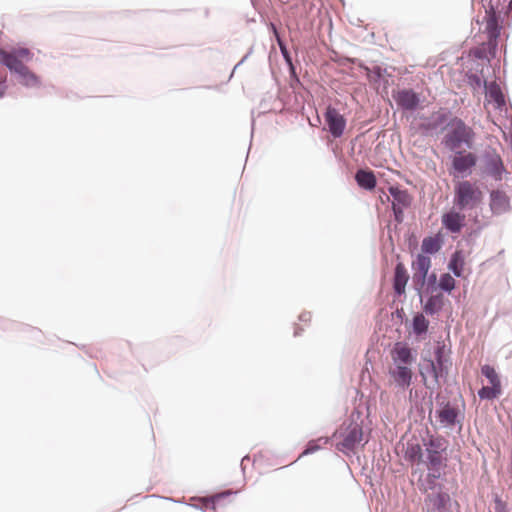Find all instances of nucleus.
I'll use <instances>...</instances> for the list:
<instances>
[{"mask_svg": "<svg viewBox=\"0 0 512 512\" xmlns=\"http://www.w3.org/2000/svg\"><path fill=\"white\" fill-rule=\"evenodd\" d=\"M260 108H262V111L260 112L261 113H267V112H270L272 111V108L271 107H268L267 105V99H263L261 102H260Z\"/></svg>", "mask_w": 512, "mask_h": 512, "instance_id": "obj_55", "label": "nucleus"}, {"mask_svg": "<svg viewBox=\"0 0 512 512\" xmlns=\"http://www.w3.org/2000/svg\"><path fill=\"white\" fill-rule=\"evenodd\" d=\"M15 327L19 328V327H26L24 324H18V323H15L11 320H8V319H5V318H2L0 317V329H3V330H8V329H14Z\"/></svg>", "mask_w": 512, "mask_h": 512, "instance_id": "obj_43", "label": "nucleus"}, {"mask_svg": "<svg viewBox=\"0 0 512 512\" xmlns=\"http://www.w3.org/2000/svg\"><path fill=\"white\" fill-rule=\"evenodd\" d=\"M436 418L443 427H453L456 424L462 426L464 414L457 407H453L450 402L442 401L439 403V409L435 412Z\"/></svg>", "mask_w": 512, "mask_h": 512, "instance_id": "obj_12", "label": "nucleus"}, {"mask_svg": "<svg viewBox=\"0 0 512 512\" xmlns=\"http://www.w3.org/2000/svg\"><path fill=\"white\" fill-rule=\"evenodd\" d=\"M392 97L397 107L402 111H416L421 105L420 94L412 88L393 91Z\"/></svg>", "mask_w": 512, "mask_h": 512, "instance_id": "obj_11", "label": "nucleus"}, {"mask_svg": "<svg viewBox=\"0 0 512 512\" xmlns=\"http://www.w3.org/2000/svg\"><path fill=\"white\" fill-rule=\"evenodd\" d=\"M323 116L329 134L335 139L342 137L347 125L345 116L332 105L326 107Z\"/></svg>", "mask_w": 512, "mask_h": 512, "instance_id": "obj_9", "label": "nucleus"}, {"mask_svg": "<svg viewBox=\"0 0 512 512\" xmlns=\"http://www.w3.org/2000/svg\"><path fill=\"white\" fill-rule=\"evenodd\" d=\"M431 258L422 253H418L416 258L412 261L413 281L416 279H424L429 274L431 268Z\"/></svg>", "mask_w": 512, "mask_h": 512, "instance_id": "obj_25", "label": "nucleus"}, {"mask_svg": "<svg viewBox=\"0 0 512 512\" xmlns=\"http://www.w3.org/2000/svg\"><path fill=\"white\" fill-rule=\"evenodd\" d=\"M465 77L467 83L473 90H478L481 87L485 89V83H488V81L482 80L481 76H479L477 73H473L472 71H468Z\"/></svg>", "mask_w": 512, "mask_h": 512, "instance_id": "obj_39", "label": "nucleus"}, {"mask_svg": "<svg viewBox=\"0 0 512 512\" xmlns=\"http://www.w3.org/2000/svg\"><path fill=\"white\" fill-rule=\"evenodd\" d=\"M443 245V238L441 235H429L422 240L421 252L424 255L430 257V255L436 254Z\"/></svg>", "mask_w": 512, "mask_h": 512, "instance_id": "obj_29", "label": "nucleus"}, {"mask_svg": "<svg viewBox=\"0 0 512 512\" xmlns=\"http://www.w3.org/2000/svg\"><path fill=\"white\" fill-rule=\"evenodd\" d=\"M446 345L444 342L438 341L434 348V355H443L445 353Z\"/></svg>", "mask_w": 512, "mask_h": 512, "instance_id": "obj_51", "label": "nucleus"}, {"mask_svg": "<svg viewBox=\"0 0 512 512\" xmlns=\"http://www.w3.org/2000/svg\"><path fill=\"white\" fill-rule=\"evenodd\" d=\"M404 457L410 463H425L423 449L419 443H408Z\"/></svg>", "mask_w": 512, "mask_h": 512, "instance_id": "obj_33", "label": "nucleus"}, {"mask_svg": "<svg viewBox=\"0 0 512 512\" xmlns=\"http://www.w3.org/2000/svg\"><path fill=\"white\" fill-rule=\"evenodd\" d=\"M410 279L405 265L398 261L394 268V275L392 278V288L395 296H402L405 294L407 283Z\"/></svg>", "mask_w": 512, "mask_h": 512, "instance_id": "obj_18", "label": "nucleus"}, {"mask_svg": "<svg viewBox=\"0 0 512 512\" xmlns=\"http://www.w3.org/2000/svg\"><path fill=\"white\" fill-rule=\"evenodd\" d=\"M329 442H330L329 437H320L318 439L309 440L306 443L304 450L302 451L300 457L310 455V454L317 452L318 450L321 449L322 445H326Z\"/></svg>", "mask_w": 512, "mask_h": 512, "instance_id": "obj_35", "label": "nucleus"}, {"mask_svg": "<svg viewBox=\"0 0 512 512\" xmlns=\"http://www.w3.org/2000/svg\"><path fill=\"white\" fill-rule=\"evenodd\" d=\"M254 125H255V119L252 118V121H251V137H253Z\"/></svg>", "mask_w": 512, "mask_h": 512, "instance_id": "obj_63", "label": "nucleus"}, {"mask_svg": "<svg viewBox=\"0 0 512 512\" xmlns=\"http://www.w3.org/2000/svg\"><path fill=\"white\" fill-rule=\"evenodd\" d=\"M452 504V499L444 487H439V490L427 493L424 497L426 512H450Z\"/></svg>", "mask_w": 512, "mask_h": 512, "instance_id": "obj_8", "label": "nucleus"}, {"mask_svg": "<svg viewBox=\"0 0 512 512\" xmlns=\"http://www.w3.org/2000/svg\"><path fill=\"white\" fill-rule=\"evenodd\" d=\"M444 364H452V361H451L449 355H447V354L434 355L433 365L435 367L436 366H440V365H444Z\"/></svg>", "mask_w": 512, "mask_h": 512, "instance_id": "obj_45", "label": "nucleus"}, {"mask_svg": "<svg viewBox=\"0 0 512 512\" xmlns=\"http://www.w3.org/2000/svg\"><path fill=\"white\" fill-rule=\"evenodd\" d=\"M418 118L422 121V122H426V119L428 118V116L424 115V114H419L418 115Z\"/></svg>", "mask_w": 512, "mask_h": 512, "instance_id": "obj_62", "label": "nucleus"}, {"mask_svg": "<svg viewBox=\"0 0 512 512\" xmlns=\"http://www.w3.org/2000/svg\"><path fill=\"white\" fill-rule=\"evenodd\" d=\"M452 112L448 108H440L437 111H433L430 116L426 119V122H421L418 125V130L422 136H430L434 131H442V127L449 121Z\"/></svg>", "mask_w": 512, "mask_h": 512, "instance_id": "obj_7", "label": "nucleus"}, {"mask_svg": "<svg viewBox=\"0 0 512 512\" xmlns=\"http://www.w3.org/2000/svg\"><path fill=\"white\" fill-rule=\"evenodd\" d=\"M428 473L426 474L424 483L419 487L420 491L423 493H428V491L434 492V490H439V487H444L442 484L437 483L442 476L441 467L442 466H427Z\"/></svg>", "mask_w": 512, "mask_h": 512, "instance_id": "obj_23", "label": "nucleus"}, {"mask_svg": "<svg viewBox=\"0 0 512 512\" xmlns=\"http://www.w3.org/2000/svg\"><path fill=\"white\" fill-rule=\"evenodd\" d=\"M358 61V59L356 58H351V57H348V56H341V57H338L337 59H335V62L340 65V66H349V65H353L355 64L356 62Z\"/></svg>", "mask_w": 512, "mask_h": 512, "instance_id": "obj_46", "label": "nucleus"}, {"mask_svg": "<svg viewBox=\"0 0 512 512\" xmlns=\"http://www.w3.org/2000/svg\"><path fill=\"white\" fill-rule=\"evenodd\" d=\"M413 282L419 297H421V295L433 294L439 289V281L434 272L427 274L424 279H416Z\"/></svg>", "mask_w": 512, "mask_h": 512, "instance_id": "obj_22", "label": "nucleus"}, {"mask_svg": "<svg viewBox=\"0 0 512 512\" xmlns=\"http://www.w3.org/2000/svg\"><path fill=\"white\" fill-rule=\"evenodd\" d=\"M360 416L359 411H354L351 414L343 439L336 444L338 451L348 454V452H352L357 448L363 438L362 422H357Z\"/></svg>", "mask_w": 512, "mask_h": 512, "instance_id": "obj_5", "label": "nucleus"}, {"mask_svg": "<svg viewBox=\"0 0 512 512\" xmlns=\"http://www.w3.org/2000/svg\"><path fill=\"white\" fill-rule=\"evenodd\" d=\"M503 21L501 14H495V12H492V14L485 13L482 22L486 23L484 32L489 42L498 44Z\"/></svg>", "mask_w": 512, "mask_h": 512, "instance_id": "obj_16", "label": "nucleus"}, {"mask_svg": "<svg viewBox=\"0 0 512 512\" xmlns=\"http://www.w3.org/2000/svg\"><path fill=\"white\" fill-rule=\"evenodd\" d=\"M482 201V192L475 183L468 180L458 182L454 187L453 204L460 210H472Z\"/></svg>", "mask_w": 512, "mask_h": 512, "instance_id": "obj_3", "label": "nucleus"}, {"mask_svg": "<svg viewBox=\"0 0 512 512\" xmlns=\"http://www.w3.org/2000/svg\"><path fill=\"white\" fill-rule=\"evenodd\" d=\"M299 320L301 322H308L311 320V313L308 312V311H305V312H302L300 315H299Z\"/></svg>", "mask_w": 512, "mask_h": 512, "instance_id": "obj_56", "label": "nucleus"}, {"mask_svg": "<svg viewBox=\"0 0 512 512\" xmlns=\"http://www.w3.org/2000/svg\"><path fill=\"white\" fill-rule=\"evenodd\" d=\"M253 52V48L251 47L248 52L242 57V59L234 66L231 74H230V78L233 76L234 72L236 69H239L241 67V65L249 58V56L252 54Z\"/></svg>", "mask_w": 512, "mask_h": 512, "instance_id": "obj_49", "label": "nucleus"}, {"mask_svg": "<svg viewBox=\"0 0 512 512\" xmlns=\"http://www.w3.org/2000/svg\"><path fill=\"white\" fill-rule=\"evenodd\" d=\"M246 461H250V456L249 455H245L242 459H241V463H240V467H241V470H242V473L245 474V462Z\"/></svg>", "mask_w": 512, "mask_h": 512, "instance_id": "obj_58", "label": "nucleus"}, {"mask_svg": "<svg viewBox=\"0 0 512 512\" xmlns=\"http://www.w3.org/2000/svg\"><path fill=\"white\" fill-rule=\"evenodd\" d=\"M456 287V281L449 273H442L439 278V290L451 294Z\"/></svg>", "mask_w": 512, "mask_h": 512, "instance_id": "obj_38", "label": "nucleus"}, {"mask_svg": "<svg viewBox=\"0 0 512 512\" xmlns=\"http://www.w3.org/2000/svg\"><path fill=\"white\" fill-rule=\"evenodd\" d=\"M451 157L449 174L454 178L465 179L472 175L479 157L476 153L467 150H455Z\"/></svg>", "mask_w": 512, "mask_h": 512, "instance_id": "obj_4", "label": "nucleus"}, {"mask_svg": "<svg viewBox=\"0 0 512 512\" xmlns=\"http://www.w3.org/2000/svg\"><path fill=\"white\" fill-rule=\"evenodd\" d=\"M465 265V257L462 250H455L448 261V270L457 278L463 276Z\"/></svg>", "mask_w": 512, "mask_h": 512, "instance_id": "obj_28", "label": "nucleus"}, {"mask_svg": "<svg viewBox=\"0 0 512 512\" xmlns=\"http://www.w3.org/2000/svg\"><path fill=\"white\" fill-rule=\"evenodd\" d=\"M425 300H423V297H420V303L423 309V312L426 315L434 316L438 313H440L444 307V301L445 297L444 294L441 292L433 293L424 295Z\"/></svg>", "mask_w": 512, "mask_h": 512, "instance_id": "obj_19", "label": "nucleus"}, {"mask_svg": "<svg viewBox=\"0 0 512 512\" xmlns=\"http://www.w3.org/2000/svg\"><path fill=\"white\" fill-rule=\"evenodd\" d=\"M442 225L447 231L453 234L460 233L466 225L465 215L454 210L444 213L442 216Z\"/></svg>", "mask_w": 512, "mask_h": 512, "instance_id": "obj_20", "label": "nucleus"}, {"mask_svg": "<svg viewBox=\"0 0 512 512\" xmlns=\"http://www.w3.org/2000/svg\"><path fill=\"white\" fill-rule=\"evenodd\" d=\"M19 84L26 88L39 87L41 85L40 77L32 72L26 65L20 67L15 73Z\"/></svg>", "mask_w": 512, "mask_h": 512, "instance_id": "obj_26", "label": "nucleus"}, {"mask_svg": "<svg viewBox=\"0 0 512 512\" xmlns=\"http://www.w3.org/2000/svg\"><path fill=\"white\" fill-rule=\"evenodd\" d=\"M360 66L365 70L367 79L372 84H380L384 82L385 85L388 84V81L385 79L387 70L380 65H375L372 68H369L363 64Z\"/></svg>", "mask_w": 512, "mask_h": 512, "instance_id": "obj_32", "label": "nucleus"}, {"mask_svg": "<svg viewBox=\"0 0 512 512\" xmlns=\"http://www.w3.org/2000/svg\"><path fill=\"white\" fill-rule=\"evenodd\" d=\"M253 52V48L251 47L248 52L242 57V59L234 66L231 74H230V78L233 76L234 72L236 69H239L241 67V65L249 58V56L252 54Z\"/></svg>", "mask_w": 512, "mask_h": 512, "instance_id": "obj_50", "label": "nucleus"}, {"mask_svg": "<svg viewBox=\"0 0 512 512\" xmlns=\"http://www.w3.org/2000/svg\"><path fill=\"white\" fill-rule=\"evenodd\" d=\"M0 64L8 68L13 74L25 65L16 57L12 49L10 51L0 50Z\"/></svg>", "mask_w": 512, "mask_h": 512, "instance_id": "obj_30", "label": "nucleus"}, {"mask_svg": "<svg viewBox=\"0 0 512 512\" xmlns=\"http://www.w3.org/2000/svg\"><path fill=\"white\" fill-rule=\"evenodd\" d=\"M303 331V329L299 326H296L295 327V330H294V336H299L301 334V332Z\"/></svg>", "mask_w": 512, "mask_h": 512, "instance_id": "obj_60", "label": "nucleus"}, {"mask_svg": "<svg viewBox=\"0 0 512 512\" xmlns=\"http://www.w3.org/2000/svg\"><path fill=\"white\" fill-rule=\"evenodd\" d=\"M389 375L393 379L395 386L403 390L410 387L414 376L411 367L406 365H394L389 370Z\"/></svg>", "mask_w": 512, "mask_h": 512, "instance_id": "obj_15", "label": "nucleus"}, {"mask_svg": "<svg viewBox=\"0 0 512 512\" xmlns=\"http://www.w3.org/2000/svg\"><path fill=\"white\" fill-rule=\"evenodd\" d=\"M481 374L488 380L490 385L501 386V380L495 368L489 364L481 367Z\"/></svg>", "mask_w": 512, "mask_h": 512, "instance_id": "obj_37", "label": "nucleus"}, {"mask_svg": "<svg viewBox=\"0 0 512 512\" xmlns=\"http://www.w3.org/2000/svg\"><path fill=\"white\" fill-rule=\"evenodd\" d=\"M192 507H194L195 509H198V510H201V511H205V505H192Z\"/></svg>", "mask_w": 512, "mask_h": 512, "instance_id": "obj_61", "label": "nucleus"}, {"mask_svg": "<svg viewBox=\"0 0 512 512\" xmlns=\"http://www.w3.org/2000/svg\"><path fill=\"white\" fill-rule=\"evenodd\" d=\"M489 196V207L493 215L499 216L510 211V198L503 190L494 189Z\"/></svg>", "mask_w": 512, "mask_h": 512, "instance_id": "obj_14", "label": "nucleus"}, {"mask_svg": "<svg viewBox=\"0 0 512 512\" xmlns=\"http://www.w3.org/2000/svg\"><path fill=\"white\" fill-rule=\"evenodd\" d=\"M404 210L405 209H401L400 207L398 209H392L394 220L396 221L397 224L403 223V221H404Z\"/></svg>", "mask_w": 512, "mask_h": 512, "instance_id": "obj_47", "label": "nucleus"}, {"mask_svg": "<svg viewBox=\"0 0 512 512\" xmlns=\"http://www.w3.org/2000/svg\"><path fill=\"white\" fill-rule=\"evenodd\" d=\"M390 355L393 365H406L410 367L416 362L418 351L406 341H397L394 343Z\"/></svg>", "mask_w": 512, "mask_h": 512, "instance_id": "obj_10", "label": "nucleus"}, {"mask_svg": "<svg viewBox=\"0 0 512 512\" xmlns=\"http://www.w3.org/2000/svg\"><path fill=\"white\" fill-rule=\"evenodd\" d=\"M389 193L392 197L391 209H407L412 203V197L406 189L398 186H390Z\"/></svg>", "mask_w": 512, "mask_h": 512, "instance_id": "obj_21", "label": "nucleus"}, {"mask_svg": "<svg viewBox=\"0 0 512 512\" xmlns=\"http://www.w3.org/2000/svg\"><path fill=\"white\" fill-rule=\"evenodd\" d=\"M502 393V386H482L478 390V397L481 400H494L497 399Z\"/></svg>", "mask_w": 512, "mask_h": 512, "instance_id": "obj_36", "label": "nucleus"}, {"mask_svg": "<svg viewBox=\"0 0 512 512\" xmlns=\"http://www.w3.org/2000/svg\"><path fill=\"white\" fill-rule=\"evenodd\" d=\"M253 52V48L251 47L248 52L242 57V59L234 66L231 74H230V78L233 76L234 72L236 69H239L241 67V65L249 58V56L252 54Z\"/></svg>", "mask_w": 512, "mask_h": 512, "instance_id": "obj_48", "label": "nucleus"}, {"mask_svg": "<svg viewBox=\"0 0 512 512\" xmlns=\"http://www.w3.org/2000/svg\"><path fill=\"white\" fill-rule=\"evenodd\" d=\"M232 494H235V492H232V491H229V490H226V491H221L219 493H216L212 496H210L209 498H207L206 502L208 503L209 507L211 509H215L216 508V505L223 499H225L226 497L232 495Z\"/></svg>", "mask_w": 512, "mask_h": 512, "instance_id": "obj_41", "label": "nucleus"}, {"mask_svg": "<svg viewBox=\"0 0 512 512\" xmlns=\"http://www.w3.org/2000/svg\"><path fill=\"white\" fill-rule=\"evenodd\" d=\"M420 359H421V362L419 364H428L429 360H433L431 358L430 352H428L426 354L422 353L421 356H420Z\"/></svg>", "mask_w": 512, "mask_h": 512, "instance_id": "obj_57", "label": "nucleus"}, {"mask_svg": "<svg viewBox=\"0 0 512 512\" xmlns=\"http://www.w3.org/2000/svg\"><path fill=\"white\" fill-rule=\"evenodd\" d=\"M354 179L357 185L366 191H372L376 188L377 179L375 173L368 168L358 169L355 173Z\"/></svg>", "mask_w": 512, "mask_h": 512, "instance_id": "obj_24", "label": "nucleus"}, {"mask_svg": "<svg viewBox=\"0 0 512 512\" xmlns=\"http://www.w3.org/2000/svg\"><path fill=\"white\" fill-rule=\"evenodd\" d=\"M447 133L442 138L441 143L449 151L460 150L462 146L466 149H473L475 144V132L472 127L467 125L463 119L451 115L449 121L442 127V131Z\"/></svg>", "mask_w": 512, "mask_h": 512, "instance_id": "obj_1", "label": "nucleus"}, {"mask_svg": "<svg viewBox=\"0 0 512 512\" xmlns=\"http://www.w3.org/2000/svg\"><path fill=\"white\" fill-rule=\"evenodd\" d=\"M32 332L40 333L41 331L34 327H29Z\"/></svg>", "mask_w": 512, "mask_h": 512, "instance_id": "obj_64", "label": "nucleus"}, {"mask_svg": "<svg viewBox=\"0 0 512 512\" xmlns=\"http://www.w3.org/2000/svg\"><path fill=\"white\" fill-rule=\"evenodd\" d=\"M484 93L487 100L494 104L496 110H499L500 112L505 110L507 113L508 108L506 105L505 96L501 90V87L495 81L485 83Z\"/></svg>", "mask_w": 512, "mask_h": 512, "instance_id": "obj_17", "label": "nucleus"}, {"mask_svg": "<svg viewBox=\"0 0 512 512\" xmlns=\"http://www.w3.org/2000/svg\"><path fill=\"white\" fill-rule=\"evenodd\" d=\"M498 49L497 43H492L487 40L486 43H483L481 46L475 48L473 50V55L478 60H487L493 59L496 57Z\"/></svg>", "mask_w": 512, "mask_h": 512, "instance_id": "obj_31", "label": "nucleus"}, {"mask_svg": "<svg viewBox=\"0 0 512 512\" xmlns=\"http://www.w3.org/2000/svg\"><path fill=\"white\" fill-rule=\"evenodd\" d=\"M477 172L481 178L490 177L496 182L503 180L506 168L500 154L492 146H487L482 152Z\"/></svg>", "mask_w": 512, "mask_h": 512, "instance_id": "obj_2", "label": "nucleus"}, {"mask_svg": "<svg viewBox=\"0 0 512 512\" xmlns=\"http://www.w3.org/2000/svg\"><path fill=\"white\" fill-rule=\"evenodd\" d=\"M482 3V7L485 9L486 14H501L500 6L501 0H479Z\"/></svg>", "mask_w": 512, "mask_h": 512, "instance_id": "obj_40", "label": "nucleus"}, {"mask_svg": "<svg viewBox=\"0 0 512 512\" xmlns=\"http://www.w3.org/2000/svg\"><path fill=\"white\" fill-rule=\"evenodd\" d=\"M268 28H269V30L273 33V35L275 36L276 40H277V39H282V38L280 37V33H279V31H278L277 26H276L273 22H270V23H269Z\"/></svg>", "mask_w": 512, "mask_h": 512, "instance_id": "obj_53", "label": "nucleus"}, {"mask_svg": "<svg viewBox=\"0 0 512 512\" xmlns=\"http://www.w3.org/2000/svg\"><path fill=\"white\" fill-rule=\"evenodd\" d=\"M428 406H429V419L431 420V414H432V411H433L432 395L430 396V399L428 401Z\"/></svg>", "mask_w": 512, "mask_h": 512, "instance_id": "obj_59", "label": "nucleus"}, {"mask_svg": "<svg viewBox=\"0 0 512 512\" xmlns=\"http://www.w3.org/2000/svg\"><path fill=\"white\" fill-rule=\"evenodd\" d=\"M423 446L426 451L425 464L427 466H446V457L443 455L446 452V440L440 435H433L428 433L427 439L423 438Z\"/></svg>", "mask_w": 512, "mask_h": 512, "instance_id": "obj_6", "label": "nucleus"}, {"mask_svg": "<svg viewBox=\"0 0 512 512\" xmlns=\"http://www.w3.org/2000/svg\"><path fill=\"white\" fill-rule=\"evenodd\" d=\"M429 320L425 316L418 312L414 314L411 322L412 333L416 336L417 340H423L428 334Z\"/></svg>", "mask_w": 512, "mask_h": 512, "instance_id": "obj_27", "label": "nucleus"}, {"mask_svg": "<svg viewBox=\"0 0 512 512\" xmlns=\"http://www.w3.org/2000/svg\"><path fill=\"white\" fill-rule=\"evenodd\" d=\"M12 50L14 51L16 57L22 61H26V62H29L32 60L33 58V53L31 52L30 49L26 48V47H16V48H12Z\"/></svg>", "mask_w": 512, "mask_h": 512, "instance_id": "obj_42", "label": "nucleus"}, {"mask_svg": "<svg viewBox=\"0 0 512 512\" xmlns=\"http://www.w3.org/2000/svg\"><path fill=\"white\" fill-rule=\"evenodd\" d=\"M7 88L8 86L6 80H0V99H2L6 95Z\"/></svg>", "mask_w": 512, "mask_h": 512, "instance_id": "obj_54", "label": "nucleus"}, {"mask_svg": "<svg viewBox=\"0 0 512 512\" xmlns=\"http://www.w3.org/2000/svg\"><path fill=\"white\" fill-rule=\"evenodd\" d=\"M451 365L452 364H444L435 367L433 365V360H429L428 364H418V371L425 385L427 381V375L431 374L434 380V385L439 386L441 379L446 381Z\"/></svg>", "mask_w": 512, "mask_h": 512, "instance_id": "obj_13", "label": "nucleus"}, {"mask_svg": "<svg viewBox=\"0 0 512 512\" xmlns=\"http://www.w3.org/2000/svg\"><path fill=\"white\" fill-rule=\"evenodd\" d=\"M393 315L396 316L397 319L400 320L402 323L404 320H406V314L403 308L396 309V311L393 313Z\"/></svg>", "mask_w": 512, "mask_h": 512, "instance_id": "obj_52", "label": "nucleus"}, {"mask_svg": "<svg viewBox=\"0 0 512 512\" xmlns=\"http://www.w3.org/2000/svg\"><path fill=\"white\" fill-rule=\"evenodd\" d=\"M494 504L495 512H510L507 508V503L503 501L498 495L494 497Z\"/></svg>", "mask_w": 512, "mask_h": 512, "instance_id": "obj_44", "label": "nucleus"}, {"mask_svg": "<svg viewBox=\"0 0 512 512\" xmlns=\"http://www.w3.org/2000/svg\"><path fill=\"white\" fill-rule=\"evenodd\" d=\"M277 44L279 46L280 52L282 54V57H283L285 63L289 67L291 78L292 79L295 78L296 82L300 83L299 78L296 76V71H295V67L293 66L292 57H291L290 52L287 49V45H286L285 41L283 39H277Z\"/></svg>", "mask_w": 512, "mask_h": 512, "instance_id": "obj_34", "label": "nucleus"}]
</instances>
